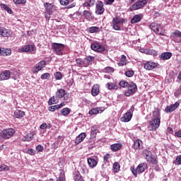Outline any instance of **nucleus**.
<instances>
[{
  "mask_svg": "<svg viewBox=\"0 0 181 181\" xmlns=\"http://www.w3.org/2000/svg\"><path fill=\"white\" fill-rule=\"evenodd\" d=\"M146 169H148V164L146 163H141L139 164L136 168H134V167H131L130 168L134 177H136L138 174L141 175V173H144Z\"/></svg>",
  "mask_w": 181,
  "mask_h": 181,
  "instance_id": "obj_1",
  "label": "nucleus"
},
{
  "mask_svg": "<svg viewBox=\"0 0 181 181\" xmlns=\"http://www.w3.org/2000/svg\"><path fill=\"white\" fill-rule=\"evenodd\" d=\"M16 132V131H15V129L8 128L0 132V136L2 139H9L15 135Z\"/></svg>",
  "mask_w": 181,
  "mask_h": 181,
  "instance_id": "obj_2",
  "label": "nucleus"
},
{
  "mask_svg": "<svg viewBox=\"0 0 181 181\" xmlns=\"http://www.w3.org/2000/svg\"><path fill=\"white\" fill-rule=\"evenodd\" d=\"M55 98H64L63 103H66V104L69 103V95H67L66 90L63 88L57 90V91L55 93Z\"/></svg>",
  "mask_w": 181,
  "mask_h": 181,
  "instance_id": "obj_3",
  "label": "nucleus"
},
{
  "mask_svg": "<svg viewBox=\"0 0 181 181\" xmlns=\"http://www.w3.org/2000/svg\"><path fill=\"white\" fill-rule=\"evenodd\" d=\"M52 49L58 56H63V51L64 50V45L54 42L52 44Z\"/></svg>",
  "mask_w": 181,
  "mask_h": 181,
  "instance_id": "obj_4",
  "label": "nucleus"
},
{
  "mask_svg": "<svg viewBox=\"0 0 181 181\" xmlns=\"http://www.w3.org/2000/svg\"><path fill=\"white\" fill-rule=\"evenodd\" d=\"M148 4V0H139L137 2L134 3L132 6L129 8V11L131 12L134 11H138V9H141V8H144L145 5Z\"/></svg>",
  "mask_w": 181,
  "mask_h": 181,
  "instance_id": "obj_5",
  "label": "nucleus"
},
{
  "mask_svg": "<svg viewBox=\"0 0 181 181\" xmlns=\"http://www.w3.org/2000/svg\"><path fill=\"white\" fill-rule=\"evenodd\" d=\"M160 127V119L152 118L150 124L148 126L149 131H156Z\"/></svg>",
  "mask_w": 181,
  "mask_h": 181,
  "instance_id": "obj_6",
  "label": "nucleus"
},
{
  "mask_svg": "<svg viewBox=\"0 0 181 181\" xmlns=\"http://www.w3.org/2000/svg\"><path fill=\"white\" fill-rule=\"evenodd\" d=\"M127 88V91L124 93V95L126 97H129L130 95H132V94H135L136 90H138V86H136V84L134 83V82L129 83Z\"/></svg>",
  "mask_w": 181,
  "mask_h": 181,
  "instance_id": "obj_7",
  "label": "nucleus"
},
{
  "mask_svg": "<svg viewBox=\"0 0 181 181\" xmlns=\"http://www.w3.org/2000/svg\"><path fill=\"white\" fill-rule=\"evenodd\" d=\"M125 19H119L118 17L112 18V26L115 30H121V27H119V23H124Z\"/></svg>",
  "mask_w": 181,
  "mask_h": 181,
  "instance_id": "obj_8",
  "label": "nucleus"
},
{
  "mask_svg": "<svg viewBox=\"0 0 181 181\" xmlns=\"http://www.w3.org/2000/svg\"><path fill=\"white\" fill-rule=\"evenodd\" d=\"M90 49L94 52H98V53H103L105 51V47L98 42L91 44Z\"/></svg>",
  "mask_w": 181,
  "mask_h": 181,
  "instance_id": "obj_9",
  "label": "nucleus"
},
{
  "mask_svg": "<svg viewBox=\"0 0 181 181\" xmlns=\"http://www.w3.org/2000/svg\"><path fill=\"white\" fill-rule=\"evenodd\" d=\"M105 12V8H104V3L101 1H98L95 7L96 15H103Z\"/></svg>",
  "mask_w": 181,
  "mask_h": 181,
  "instance_id": "obj_10",
  "label": "nucleus"
},
{
  "mask_svg": "<svg viewBox=\"0 0 181 181\" xmlns=\"http://www.w3.org/2000/svg\"><path fill=\"white\" fill-rule=\"evenodd\" d=\"M149 26L151 30H153L156 35H159V36H163V33H162L160 29L159 28H160V25L156 23H151Z\"/></svg>",
  "mask_w": 181,
  "mask_h": 181,
  "instance_id": "obj_11",
  "label": "nucleus"
},
{
  "mask_svg": "<svg viewBox=\"0 0 181 181\" xmlns=\"http://www.w3.org/2000/svg\"><path fill=\"white\" fill-rule=\"evenodd\" d=\"M36 49V47H35V45H25L21 49V52H25L31 53L32 54H35V50Z\"/></svg>",
  "mask_w": 181,
  "mask_h": 181,
  "instance_id": "obj_12",
  "label": "nucleus"
},
{
  "mask_svg": "<svg viewBox=\"0 0 181 181\" xmlns=\"http://www.w3.org/2000/svg\"><path fill=\"white\" fill-rule=\"evenodd\" d=\"M11 35H12V30L4 27H0V37H9Z\"/></svg>",
  "mask_w": 181,
  "mask_h": 181,
  "instance_id": "obj_13",
  "label": "nucleus"
},
{
  "mask_svg": "<svg viewBox=\"0 0 181 181\" xmlns=\"http://www.w3.org/2000/svg\"><path fill=\"white\" fill-rule=\"evenodd\" d=\"M46 66V61L42 60L38 62L36 66L33 68V73H39L42 69H45Z\"/></svg>",
  "mask_w": 181,
  "mask_h": 181,
  "instance_id": "obj_14",
  "label": "nucleus"
},
{
  "mask_svg": "<svg viewBox=\"0 0 181 181\" xmlns=\"http://www.w3.org/2000/svg\"><path fill=\"white\" fill-rule=\"evenodd\" d=\"M179 105H180V103H179V102H175V104L167 106L165 109V112H173L175 110L179 108Z\"/></svg>",
  "mask_w": 181,
  "mask_h": 181,
  "instance_id": "obj_15",
  "label": "nucleus"
},
{
  "mask_svg": "<svg viewBox=\"0 0 181 181\" xmlns=\"http://www.w3.org/2000/svg\"><path fill=\"white\" fill-rule=\"evenodd\" d=\"M83 16L88 22H91V21H94V16H93V12L90 11H87V10L83 11Z\"/></svg>",
  "mask_w": 181,
  "mask_h": 181,
  "instance_id": "obj_16",
  "label": "nucleus"
},
{
  "mask_svg": "<svg viewBox=\"0 0 181 181\" xmlns=\"http://www.w3.org/2000/svg\"><path fill=\"white\" fill-rule=\"evenodd\" d=\"M170 37L173 39L174 42H177V43H180L181 39L177 40L176 37H181V32L179 30H175V32L171 33Z\"/></svg>",
  "mask_w": 181,
  "mask_h": 181,
  "instance_id": "obj_17",
  "label": "nucleus"
},
{
  "mask_svg": "<svg viewBox=\"0 0 181 181\" xmlns=\"http://www.w3.org/2000/svg\"><path fill=\"white\" fill-rule=\"evenodd\" d=\"M158 67V64L152 62H147L144 65V68L146 70H153V69H156Z\"/></svg>",
  "mask_w": 181,
  "mask_h": 181,
  "instance_id": "obj_18",
  "label": "nucleus"
},
{
  "mask_svg": "<svg viewBox=\"0 0 181 181\" xmlns=\"http://www.w3.org/2000/svg\"><path fill=\"white\" fill-rule=\"evenodd\" d=\"M142 18H144V16L142 14H136L133 16V18L131 19V23H138L142 21Z\"/></svg>",
  "mask_w": 181,
  "mask_h": 181,
  "instance_id": "obj_19",
  "label": "nucleus"
},
{
  "mask_svg": "<svg viewBox=\"0 0 181 181\" xmlns=\"http://www.w3.org/2000/svg\"><path fill=\"white\" fill-rule=\"evenodd\" d=\"M73 178L74 181H84V179L83 178V176H81L79 170L74 172Z\"/></svg>",
  "mask_w": 181,
  "mask_h": 181,
  "instance_id": "obj_20",
  "label": "nucleus"
},
{
  "mask_svg": "<svg viewBox=\"0 0 181 181\" xmlns=\"http://www.w3.org/2000/svg\"><path fill=\"white\" fill-rule=\"evenodd\" d=\"M95 59V57L90 55L86 57V58L83 59L84 62H85V66L86 67H88V66L93 64V60Z\"/></svg>",
  "mask_w": 181,
  "mask_h": 181,
  "instance_id": "obj_21",
  "label": "nucleus"
},
{
  "mask_svg": "<svg viewBox=\"0 0 181 181\" xmlns=\"http://www.w3.org/2000/svg\"><path fill=\"white\" fill-rule=\"evenodd\" d=\"M86 136H87V134L86 133H81L80 134L76 139L75 144L76 145H78V144H81L84 139H86Z\"/></svg>",
  "mask_w": 181,
  "mask_h": 181,
  "instance_id": "obj_22",
  "label": "nucleus"
},
{
  "mask_svg": "<svg viewBox=\"0 0 181 181\" xmlns=\"http://www.w3.org/2000/svg\"><path fill=\"white\" fill-rule=\"evenodd\" d=\"M88 165L90 168H91L92 169H93V168H95V166H97L98 162L97 161V160L93 158H88Z\"/></svg>",
  "mask_w": 181,
  "mask_h": 181,
  "instance_id": "obj_23",
  "label": "nucleus"
},
{
  "mask_svg": "<svg viewBox=\"0 0 181 181\" xmlns=\"http://www.w3.org/2000/svg\"><path fill=\"white\" fill-rule=\"evenodd\" d=\"M44 6L45 8V12L47 13H53V5L50 3H45Z\"/></svg>",
  "mask_w": 181,
  "mask_h": 181,
  "instance_id": "obj_24",
  "label": "nucleus"
},
{
  "mask_svg": "<svg viewBox=\"0 0 181 181\" xmlns=\"http://www.w3.org/2000/svg\"><path fill=\"white\" fill-rule=\"evenodd\" d=\"M122 148V144L119 143L114 144L110 146V149L113 152H117V151H119Z\"/></svg>",
  "mask_w": 181,
  "mask_h": 181,
  "instance_id": "obj_25",
  "label": "nucleus"
},
{
  "mask_svg": "<svg viewBox=\"0 0 181 181\" xmlns=\"http://www.w3.org/2000/svg\"><path fill=\"white\" fill-rule=\"evenodd\" d=\"M141 145H142V141L139 139H137L134 142L133 148L135 151H139L141 149Z\"/></svg>",
  "mask_w": 181,
  "mask_h": 181,
  "instance_id": "obj_26",
  "label": "nucleus"
},
{
  "mask_svg": "<svg viewBox=\"0 0 181 181\" xmlns=\"http://www.w3.org/2000/svg\"><path fill=\"white\" fill-rule=\"evenodd\" d=\"M172 57V52H164L160 55V60H169Z\"/></svg>",
  "mask_w": 181,
  "mask_h": 181,
  "instance_id": "obj_27",
  "label": "nucleus"
},
{
  "mask_svg": "<svg viewBox=\"0 0 181 181\" xmlns=\"http://www.w3.org/2000/svg\"><path fill=\"white\" fill-rule=\"evenodd\" d=\"M146 162L151 163V165H158V159L153 155L150 158L146 160Z\"/></svg>",
  "mask_w": 181,
  "mask_h": 181,
  "instance_id": "obj_28",
  "label": "nucleus"
},
{
  "mask_svg": "<svg viewBox=\"0 0 181 181\" xmlns=\"http://www.w3.org/2000/svg\"><path fill=\"white\" fill-rule=\"evenodd\" d=\"M32 139H33V134L32 133H28L22 138L23 142H30Z\"/></svg>",
  "mask_w": 181,
  "mask_h": 181,
  "instance_id": "obj_29",
  "label": "nucleus"
},
{
  "mask_svg": "<svg viewBox=\"0 0 181 181\" xmlns=\"http://www.w3.org/2000/svg\"><path fill=\"white\" fill-rule=\"evenodd\" d=\"M100 93V88L98 85H94L92 87L91 93L93 97H97V95Z\"/></svg>",
  "mask_w": 181,
  "mask_h": 181,
  "instance_id": "obj_30",
  "label": "nucleus"
},
{
  "mask_svg": "<svg viewBox=\"0 0 181 181\" xmlns=\"http://www.w3.org/2000/svg\"><path fill=\"white\" fill-rule=\"evenodd\" d=\"M132 118V116L128 115V113H125L121 118L120 121L122 122H129Z\"/></svg>",
  "mask_w": 181,
  "mask_h": 181,
  "instance_id": "obj_31",
  "label": "nucleus"
},
{
  "mask_svg": "<svg viewBox=\"0 0 181 181\" xmlns=\"http://www.w3.org/2000/svg\"><path fill=\"white\" fill-rule=\"evenodd\" d=\"M142 53H146V54H151L152 56H158V52L155 49H143L141 51Z\"/></svg>",
  "mask_w": 181,
  "mask_h": 181,
  "instance_id": "obj_32",
  "label": "nucleus"
},
{
  "mask_svg": "<svg viewBox=\"0 0 181 181\" xmlns=\"http://www.w3.org/2000/svg\"><path fill=\"white\" fill-rule=\"evenodd\" d=\"M128 61L127 60V56L122 55V57L120 59V61L117 63L118 66H127Z\"/></svg>",
  "mask_w": 181,
  "mask_h": 181,
  "instance_id": "obj_33",
  "label": "nucleus"
},
{
  "mask_svg": "<svg viewBox=\"0 0 181 181\" xmlns=\"http://www.w3.org/2000/svg\"><path fill=\"white\" fill-rule=\"evenodd\" d=\"M60 112L64 117H69L70 112H71V109L69 107H64L60 110Z\"/></svg>",
  "mask_w": 181,
  "mask_h": 181,
  "instance_id": "obj_34",
  "label": "nucleus"
},
{
  "mask_svg": "<svg viewBox=\"0 0 181 181\" xmlns=\"http://www.w3.org/2000/svg\"><path fill=\"white\" fill-rule=\"evenodd\" d=\"M154 119H160V109L156 108L153 112V117Z\"/></svg>",
  "mask_w": 181,
  "mask_h": 181,
  "instance_id": "obj_35",
  "label": "nucleus"
},
{
  "mask_svg": "<svg viewBox=\"0 0 181 181\" xmlns=\"http://www.w3.org/2000/svg\"><path fill=\"white\" fill-rule=\"evenodd\" d=\"M14 118H23L25 117V112L22 110H16L13 115Z\"/></svg>",
  "mask_w": 181,
  "mask_h": 181,
  "instance_id": "obj_36",
  "label": "nucleus"
},
{
  "mask_svg": "<svg viewBox=\"0 0 181 181\" xmlns=\"http://www.w3.org/2000/svg\"><path fill=\"white\" fill-rule=\"evenodd\" d=\"M2 76H3V80H9V78H11V71L9 70H5L4 71H3L1 73Z\"/></svg>",
  "mask_w": 181,
  "mask_h": 181,
  "instance_id": "obj_37",
  "label": "nucleus"
},
{
  "mask_svg": "<svg viewBox=\"0 0 181 181\" xmlns=\"http://www.w3.org/2000/svg\"><path fill=\"white\" fill-rule=\"evenodd\" d=\"M142 155H143L144 159L146 160V159L150 158L151 156V155H153V154H152V152H151V151L144 149L142 151Z\"/></svg>",
  "mask_w": 181,
  "mask_h": 181,
  "instance_id": "obj_38",
  "label": "nucleus"
},
{
  "mask_svg": "<svg viewBox=\"0 0 181 181\" xmlns=\"http://www.w3.org/2000/svg\"><path fill=\"white\" fill-rule=\"evenodd\" d=\"M76 63L78 67H86V62L84 59H81V58H77L76 59Z\"/></svg>",
  "mask_w": 181,
  "mask_h": 181,
  "instance_id": "obj_39",
  "label": "nucleus"
},
{
  "mask_svg": "<svg viewBox=\"0 0 181 181\" xmlns=\"http://www.w3.org/2000/svg\"><path fill=\"white\" fill-rule=\"evenodd\" d=\"M97 132H98V129H97V126H93L90 129L91 138H95V136H97Z\"/></svg>",
  "mask_w": 181,
  "mask_h": 181,
  "instance_id": "obj_40",
  "label": "nucleus"
},
{
  "mask_svg": "<svg viewBox=\"0 0 181 181\" xmlns=\"http://www.w3.org/2000/svg\"><path fill=\"white\" fill-rule=\"evenodd\" d=\"M12 50L11 49L2 48L1 56H11Z\"/></svg>",
  "mask_w": 181,
  "mask_h": 181,
  "instance_id": "obj_41",
  "label": "nucleus"
},
{
  "mask_svg": "<svg viewBox=\"0 0 181 181\" xmlns=\"http://www.w3.org/2000/svg\"><path fill=\"white\" fill-rule=\"evenodd\" d=\"M0 6H1V9H4L6 12H8V13H13L12 9L9 8L8 5L5 4H0Z\"/></svg>",
  "mask_w": 181,
  "mask_h": 181,
  "instance_id": "obj_42",
  "label": "nucleus"
},
{
  "mask_svg": "<svg viewBox=\"0 0 181 181\" xmlns=\"http://www.w3.org/2000/svg\"><path fill=\"white\" fill-rule=\"evenodd\" d=\"M89 33H98L100 32V28L97 26H92L88 29Z\"/></svg>",
  "mask_w": 181,
  "mask_h": 181,
  "instance_id": "obj_43",
  "label": "nucleus"
},
{
  "mask_svg": "<svg viewBox=\"0 0 181 181\" xmlns=\"http://www.w3.org/2000/svg\"><path fill=\"white\" fill-rule=\"evenodd\" d=\"M83 6L86 8H91V6H94V3H93L91 0H87L83 3Z\"/></svg>",
  "mask_w": 181,
  "mask_h": 181,
  "instance_id": "obj_44",
  "label": "nucleus"
},
{
  "mask_svg": "<svg viewBox=\"0 0 181 181\" xmlns=\"http://www.w3.org/2000/svg\"><path fill=\"white\" fill-rule=\"evenodd\" d=\"M120 168H121V166L119 165V163H118V162L114 163L113 170H114L115 173H118V172H119Z\"/></svg>",
  "mask_w": 181,
  "mask_h": 181,
  "instance_id": "obj_45",
  "label": "nucleus"
},
{
  "mask_svg": "<svg viewBox=\"0 0 181 181\" xmlns=\"http://www.w3.org/2000/svg\"><path fill=\"white\" fill-rule=\"evenodd\" d=\"M107 86L108 90H118V86L115 83H107Z\"/></svg>",
  "mask_w": 181,
  "mask_h": 181,
  "instance_id": "obj_46",
  "label": "nucleus"
},
{
  "mask_svg": "<svg viewBox=\"0 0 181 181\" xmlns=\"http://www.w3.org/2000/svg\"><path fill=\"white\" fill-rule=\"evenodd\" d=\"M57 103H59V100H56L54 96L51 97L48 101L49 105H53V104H57Z\"/></svg>",
  "mask_w": 181,
  "mask_h": 181,
  "instance_id": "obj_47",
  "label": "nucleus"
},
{
  "mask_svg": "<svg viewBox=\"0 0 181 181\" xmlns=\"http://www.w3.org/2000/svg\"><path fill=\"white\" fill-rule=\"evenodd\" d=\"M99 113H100V107L93 108L89 111L90 115H95Z\"/></svg>",
  "mask_w": 181,
  "mask_h": 181,
  "instance_id": "obj_48",
  "label": "nucleus"
},
{
  "mask_svg": "<svg viewBox=\"0 0 181 181\" xmlns=\"http://www.w3.org/2000/svg\"><path fill=\"white\" fill-rule=\"evenodd\" d=\"M119 85L120 87H122L123 88H127V87L129 86V83H128L127 81H121L119 83Z\"/></svg>",
  "mask_w": 181,
  "mask_h": 181,
  "instance_id": "obj_49",
  "label": "nucleus"
},
{
  "mask_svg": "<svg viewBox=\"0 0 181 181\" xmlns=\"http://www.w3.org/2000/svg\"><path fill=\"white\" fill-rule=\"evenodd\" d=\"M109 159H111V154L110 153H106L104 156H103V162L105 165H107V163H108V160Z\"/></svg>",
  "mask_w": 181,
  "mask_h": 181,
  "instance_id": "obj_50",
  "label": "nucleus"
},
{
  "mask_svg": "<svg viewBox=\"0 0 181 181\" xmlns=\"http://www.w3.org/2000/svg\"><path fill=\"white\" fill-rule=\"evenodd\" d=\"M55 80H62L63 78V74H62V72L57 71L54 74Z\"/></svg>",
  "mask_w": 181,
  "mask_h": 181,
  "instance_id": "obj_51",
  "label": "nucleus"
},
{
  "mask_svg": "<svg viewBox=\"0 0 181 181\" xmlns=\"http://www.w3.org/2000/svg\"><path fill=\"white\" fill-rule=\"evenodd\" d=\"M115 69L111 66H107L103 69L104 73H114Z\"/></svg>",
  "mask_w": 181,
  "mask_h": 181,
  "instance_id": "obj_52",
  "label": "nucleus"
},
{
  "mask_svg": "<svg viewBox=\"0 0 181 181\" xmlns=\"http://www.w3.org/2000/svg\"><path fill=\"white\" fill-rule=\"evenodd\" d=\"M66 104H67V103H66V102H62L59 105H54V107L55 108V111H56V110H60V108H63V107H64V105H66Z\"/></svg>",
  "mask_w": 181,
  "mask_h": 181,
  "instance_id": "obj_53",
  "label": "nucleus"
},
{
  "mask_svg": "<svg viewBox=\"0 0 181 181\" xmlns=\"http://www.w3.org/2000/svg\"><path fill=\"white\" fill-rule=\"evenodd\" d=\"M40 78H42V80H49V78H50V74L45 73L41 75Z\"/></svg>",
  "mask_w": 181,
  "mask_h": 181,
  "instance_id": "obj_54",
  "label": "nucleus"
},
{
  "mask_svg": "<svg viewBox=\"0 0 181 181\" xmlns=\"http://www.w3.org/2000/svg\"><path fill=\"white\" fill-rule=\"evenodd\" d=\"M134 74V71L132 70H129V71H127L125 73H124V75L127 76V77H132Z\"/></svg>",
  "mask_w": 181,
  "mask_h": 181,
  "instance_id": "obj_55",
  "label": "nucleus"
},
{
  "mask_svg": "<svg viewBox=\"0 0 181 181\" xmlns=\"http://www.w3.org/2000/svg\"><path fill=\"white\" fill-rule=\"evenodd\" d=\"M15 5H23L26 2V0H13Z\"/></svg>",
  "mask_w": 181,
  "mask_h": 181,
  "instance_id": "obj_56",
  "label": "nucleus"
},
{
  "mask_svg": "<svg viewBox=\"0 0 181 181\" xmlns=\"http://www.w3.org/2000/svg\"><path fill=\"white\" fill-rule=\"evenodd\" d=\"M60 4L62 6H67L70 4V0H60Z\"/></svg>",
  "mask_w": 181,
  "mask_h": 181,
  "instance_id": "obj_57",
  "label": "nucleus"
},
{
  "mask_svg": "<svg viewBox=\"0 0 181 181\" xmlns=\"http://www.w3.org/2000/svg\"><path fill=\"white\" fill-rule=\"evenodd\" d=\"M27 153L31 156L36 155V151H35V149L33 148H28L27 150Z\"/></svg>",
  "mask_w": 181,
  "mask_h": 181,
  "instance_id": "obj_58",
  "label": "nucleus"
},
{
  "mask_svg": "<svg viewBox=\"0 0 181 181\" xmlns=\"http://www.w3.org/2000/svg\"><path fill=\"white\" fill-rule=\"evenodd\" d=\"M181 95V85L180 86L179 88L177 90H175V92L174 93V95L176 98L179 97V95Z\"/></svg>",
  "mask_w": 181,
  "mask_h": 181,
  "instance_id": "obj_59",
  "label": "nucleus"
},
{
  "mask_svg": "<svg viewBox=\"0 0 181 181\" xmlns=\"http://www.w3.org/2000/svg\"><path fill=\"white\" fill-rule=\"evenodd\" d=\"M2 170H9V167L6 165H0V172H2Z\"/></svg>",
  "mask_w": 181,
  "mask_h": 181,
  "instance_id": "obj_60",
  "label": "nucleus"
},
{
  "mask_svg": "<svg viewBox=\"0 0 181 181\" xmlns=\"http://www.w3.org/2000/svg\"><path fill=\"white\" fill-rule=\"evenodd\" d=\"M36 151L38 152H43V151H45V148L42 145H38L36 146Z\"/></svg>",
  "mask_w": 181,
  "mask_h": 181,
  "instance_id": "obj_61",
  "label": "nucleus"
},
{
  "mask_svg": "<svg viewBox=\"0 0 181 181\" xmlns=\"http://www.w3.org/2000/svg\"><path fill=\"white\" fill-rule=\"evenodd\" d=\"M134 110H135V107L134 106H132L129 111L126 112V114H128L129 115L132 117V113L134 112Z\"/></svg>",
  "mask_w": 181,
  "mask_h": 181,
  "instance_id": "obj_62",
  "label": "nucleus"
},
{
  "mask_svg": "<svg viewBox=\"0 0 181 181\" xmlns=\"http://www.w3.org/2000/svg\"><path fill=\"white\" fill-rule=\"evenodd\" d=\"M115 0H105V2H104V4H105V5H112V4H114V1H115Z\"/></svg>",
  "mask_w": 181,
  "mask_h": 181,
  "instance_id": "obj_63",
  "label": "nucleus"
},
{
  "mask_svg": "<svg viewBox=\"0 0 181 181\" xmlns=\"http://www.w3.org/2000/svg\"><path fill=\"white\" fill-rule=\"evenodd\" d=\"M176 162L177 165H181V155L176 158Z\"/></svg>",
  "mask_w": 181,
  "mask_h": 181,
  "instance_id": "obj_64",
  "label": "nucleus"
}]
</instances>
